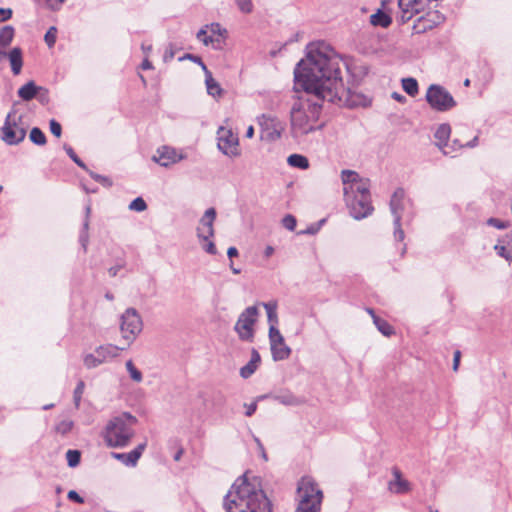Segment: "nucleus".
Masks as SVG:
<instances>
[{
    "instance_id": "nucleus-4",
    "label": "nucleus",
    "mask_w": 512,
    "mask_h": 512,
    "mask_svg": "<svg viewBox=\"0 0 512 512\" xmlns=\"http://www.w3.org/2000/svg\"><path fill=\"white\" fill-rule=\"evenodd\" d=\"M137 418L128 412L110 419L104 429L103 438L108 447L122 448L133 438Z\"/></svg>"
},
{
    "instance_id": "nucleus-22",
    "label": "nucleus",
    "mask_w": 512,
    "mask_h": 512,
    "mask_svg": "<svg viewBox=\"0 0 512 512\" xmlns=\"http://www.w3.org/2000/svg\"><path fill=\"white\" fill-rule=\"evenodd\" d=\"M370 23L376 27L387 28L392 23L390 10L386 8V2L382 1V7L370 16Z\"/></svg>"
},
{
    "instance_id": "nucleus-49",
    "label": "nucleus",
    "mask_w": 512,
    "mask_h": 512,
    "mask_svg": "<svg viewBox=\"0 0 512 512\" xmlns=\"http://www.w3.org/2000/svg\"><path fill=\"white\" fill-rule=\"evenodd\" d=\"M197 39L203 42L204 45H208L213 42L212 36H208L206 30L203 28L197 32Z\"/></svg>"
},
{
    "instance_id": "nucleus-24",
    "label": "nucleus",
    "mask_w": 512,
    "mask_h": 512,
    "mask_svg": "<svg viewBox=\"0 0 512 512\" xmlns=\"http://www.w3.org/2000/svg\"><path fill=\"white\" fill-rule=\"evenodd\" d=\"M260 362H261L260 354L258 353V351L255 348H253L251 350V358H250L249 362L240 368V376L243 379H248L249 377H251L258 369Z\"/></svg>"
},
{
    "instance_id": "nucleus-52",
    "label": "nucleus",
    "mask_w": 512,
    "mask_h": 512,
    "mask_svg": "<svg viewBox=\"0 0 512 512\" xmlns=\"http://www.w3.org/2000/svg\"><path fill=\"white\" fill-rule=\"evenodd\" d=\"M13 11L10 8H0V22H5L11 19Z\"/></svg>"
},
{
    "instance_id": "nucleus-25",
    "label": "nucleus",
    "mask_w": 512,
    "mask_h": 512,
    "mask_svg": "<svg viewBox=\"0 0 512 512\" xmlns=\"http://www.w3.org/2000/svg\"><path fill=\"white\" fill-rule=\"evenodd\" d=\"M42 90H43L42 86L36 85V83L33 80H31V81H28L23 86H21L18 89L17 94H18L19 98H21L23 101H30V100L36 98L37 95Z\"/></svg>"
},
{
    "instance_id": "nucleus-19",
    "label": "nucleus",
    "mask_w": 512,
    "mask_h": 512,
    "mask_svg": "<svg viewBox=\"0 0 512 512\" xmlns=\"http://www.w3.org/2000/svg\"><path fill=\"white\" fill-rule=\"evenodd\" d=\"M392 476L388 482V490L393 494H405L411 491V484L408 480L404 479L402 472L397 468H392Z\"/></svg>"
},
{
    "instance_id": "nucleus-56",
    "label": "nucleus",
    "mask_w": 512,
    "mask_h": 512,
    "mask_svg": "<svg viewBox=\"0 0 512 512\" xmlns=\"http://www.w3.org/2000/svg\"><path fill=\"white\" fill-rule=\"evenodd\" d=\"M190 60L196 64L201 63V58L197 55L186 53L184 56L179 58V61Z\"/></svg>"
},
{
    "instance_id": "nucleus-58",
    "label": "nucleus",
    "mask_w": 512,
    "mask_h": 512,
    "mask_svg": "<svg viewBox=\"0 0 512 512\" xmlns=\"http://www.w3.org/2000/svg\"><path fill=\"white\" fill-rule=\"evenodd\" d=\"M460 356H461V353L460 351H455L454 352V358H453V369L456 371L458 369V366H459V362H460Z\"/></svg>"
},
{
    "instance_id": "nucleus-51",
    "label": "nucleus",
    "mask_w": 512,
    "mask_h": 512,
    "mask_svg": "<svg viewBox=\"0 0 512 512\" xmlns=\"http://www.w3.org/2000/svg\"><path fill=\"white\" fill-rule=\"evenodd\" d=\"M319 225L315 223L309 225L305 230L300 231L298 234L300 235H315L319 232Z\"/></svg>"
},
{
    "instance_id": "nucleus-14",
    "label": "nucleus",
    "mask_w": 512,
    "mask_h": 512,
    "mask_svg": "<svg viewBox=\"0 0 512 512\" xmlns=\"http://www.w3.org/2000/svg\"><path fill=\"white\" fill-rule=\"evenodd\" d=\"M440 0H398L400 13L396 20L399 24H405L413 18V15L424 11L427 6Z\"/></svg>"
},
{
    "instance_id": "nucleus-10",
    "label": "nucleus",
    "mask_w": 512,
    "mask_h": 512,
    "mask_svg": "<svg viewBox=\"0 0 512 512\" xmlns=\"http://www.w3.org/2000/svg\"><path fill=\"white\" fill-rule=\"evenodd\" d=\"M425 99L430 107L438 112H447L457 104L452 94L438 84H431L428 87Z\"/></svg>"
},
{
    "instance_id": "nucleus-62",
    "label": "nucleus",
    "mask_w": 512,
    "mask_h": 512,
    "mask_svg": "<svg viewBox=\"0 0 512 512\" xmlns=\"http://www.w3.org/2000/svg\"><path fill=\"white\" fill-rule=\"evenodd\" d=\"M141 68H142L143 70H151V69H153V65H152V63L148 60V58H147V57L142 61Z\"/></svg>"
},
{
    "instance_id": "nucleus-9",
    "label": "nucleus",
    "mask_w": 512,
    "mask_h": 512,
    "mask_svg": "<svg viewBox=\"0 0 512 512\" xmlns=\"http://www.w3.org/2000/svg\"><path fill=\"white\" fill-rule=\"evenodd\" d=\"M438 7V2L432 3L425 8L424 11L419 12L421 14L415 21L412 27L414 34H423L429 30L434 29L445 21V16L436 8ZM418 15V13L414 14V16Z\"/></svg>"
},
{
    "instance_id": "nucleus-47",
    "label": "nucleus",
    "mask_w": 512,
    "mask_h": 512,
    "mask_svg": "<svg viewBox=\"0 0 512 512\" xmlns=\"http://www.w3.org/2000/svg\"><path fill=\"white\" fill-rule=\"evenodd\" d=\"M37 4L44 5L47 9L56 12L59 11L58 3L55 0H32Z\"/></svg>"
},
{
    "instance_id": "nucleus-55",
    "label": "nucleus",
    "mask_w": 512,
    "mask_h": 512,
    "mask_svg": "<svg viewBox=\"0 0 512 512\" xmlns=\"http://www.w3.org/2000/svg\"><path fill=\"white\" fill-rule=\"evenodd\" d=\"M174 55H175V52H174L173 46L170 44L164 52V55H163L164 62L171 61L174 58Z\"/></svg>"
},
{
    "instance_id": "nucleus-28",
    "label": "nucleus",
    "mask_w": 512,
    "mask_h": 512,
    "mask_svg": "<svg viewBox=\"0 0 512 512\" xmlns=\"http://www.w3.org/2000/svg\"><path fill=\"white\" fill-rule=\"evenodd\" d=\"M90 213H91V207L88 205L85 208V220L83 222L82 229H81L80 235H79V243H80L81 247L83 248L84 252L87 251V246H88V242H89L88 229H89Z\"/></svg>"
},
{
    "instance_id": "nucleus-21",
    "label": "nucleus",
    "mask_w": 512,
    "mask_h": 512,
    "mask_svg": "<svg viewBox=\"0 0 512 512\" xmlns=\"http://www.w3.org/2000/svg\"><path fill=\"white\" fill-rule=\"evenodd\" d=\"M450 134L451 127L446 123L439 125L434 134L436 145L440 148L444 155H451L448 144Z\"/></svg>"
},
{
    "instance_id": "nucleus-46",
    "label": "nucleus",
    "mask_w": 512,
    "mask_h": 512,
    "mask_svg": "<svg viewBox=\"0 0 512 512\" xmlns=\"http://www.w3.org/2000/svg\"><path fill=\"white\" fill-rule=\"evenodd\" d=\"M49 128H50L51 133L55 137H60L61 136V134H62V126H61V124L58 121H56L55 119H51L49 121Z\"/></svg>"
},
{
    "instance_id": "nucleus-29",
    "label": "nucleus",
    "mask_w": 512,
    "mask_h": 512,
    "mask_svg": "<svg viewBox=\"0 0 512 512\" xmlns=\"http://www.w3.org/2000/svg\"><path fill=\"white\" fill-rule=\"evenodd\" d=\"M287 163L294 168L306 170L309 168V160L306 156L301 154H291L287 158Z\"/></svg>"
},
{
    "instance_id": "nucleus-63",
    "label": "nucleus",
    "mask_w": 512,
    "mask_h": 512,
    "mask_svg": "<svg viewBox=\"0 0 512 512\" xmlns=\"http://www.w3.org/2000/svg\"><path fill=\"white\" fill-rule=\"evenodd\" d=\"M392 98L400 103H403L406 101V97L403 96L402 94L398 93V92H393L392 93Z\"/></svg>"
},
{
    "instance_id": "nucleus-12",
    "label": "nucleus",
    "mask_w": 512,
    "mask_h": 512,
    "mask_svg": "<svg viewBox=\"0 0 512 512\" xmlns=\"http://www.w3.org/2000/svg\"><path fill=\"white\" fill-rule=\"evenodd\" d=\"M124 349L125 347H119L113 344L100 345L94 350L93 353L84 355V366L87 369H94L118 357L120 351Z\"/></svg>"
},
{
    "instance_id": "nucleus-23",
    "label": "nucleus",
    "mask_w": 512,
    "mask_h": 512,
    "mask_svg": "<svg viewBox=\"0 0 512 512\" xmlns=\"http://www.w3.org/2000/svg\"><path fill=\"white\" fill-rule=\"evenodd\" d=\"M266 398H271L274 401H276L282 405H285V406H297V405L301 404V400L298 397H296L293 393H291L290 391H284V392H280L278 394H273V395H262V396L258 397V400H262V399H266Z\"/></svg>"
},
{
    "instance_id": "nucleus-57",
    "label": "nucleus",
    "mask_w": 512,
    "mask_h": 512,
    "mask_svg": "<svg viewBox=\"0 0 512 512\" xmlns=\"http://www.w3.org/2000/svg\"><path fill=\"white\" fill-rule=\"evenodd\" d=\"M38 100L44 104L48 102V90L43 87V90L37 95Z\"/></svg>"
},
{
    "instance_id": "nucleus-38",
    "label": "nucleus",
    "mask_w": 512,
    "mask_h": 512,
    "mask_svg": "<svg viewBox=\"0 0 512 512\" xmlns=\"http://www.w3.org/2000/svg\"><path fill=\"white\" fill-rule=\"evenodd\" d=\"M74 426V423L72 420L65 419L57 423L55 430L57 433L61 435H67L71 432L72 428Z\"/></svg>"
},
{
    "instance_id": "nucleus-42",
    "label": "nucleus",
    "mask_w": 512,
    "mask_h": 512,
    "mask_svg": "<svg viewBox=\"0 0 512 512\" xmlns=\"http://www.w3.org/2000/svg\"><path fill=\"white\" fill-rule=\"evenodd\" d=\"M56 38H57V28L55 26H51L48 29V31L46 32V34L44 36V40L49 47H53L56 43Z\"/></svg>"
},
{
    "instance_id": "nucleus-34",
    "label": "nucleus",
    "mask_w": 512,
    "mask_h": 512,
    "mask_svg": "<svg viewBox=\"0 0 512 512\" xmlns=\"http://www.w3.org/2000/svg\"><path fill=\"white\" fill-rule=\"evenodd\" d=\"M30 141L35 145H45L47 142L46 136L43 131L38 127H33L29 134Z\"/></svg>"
},
{
    "instance_id": "nucleus-37",
    "label": "nucleus",
    "mask_w": 512,
    "mask_h": 512,
    "mask_svg": "<svg viewBox=\"0 0 512 512\" xmlns=\"http://www.w3.org/2000/svg\"><path fill=\"white\" fill-rule=\"evenodd\" d=\"M126 369L131 377V379L137 383H140L143 379L142 373L138 370L133 364L132 360H128L126 362Z\"/></svg>"
},
{
    "instance_id": "nucleus-3",
    "label": "nucleus",
    "mask_w": 512,
    "mask_h": 512,
    "mask_svg": "<svg viewBox=\"0 0 512 512\" xmlns=\"http://www.w3.org/2000/svg\"><path fill=\"white\" fill-rule=\"evenodd\" d=\"M344 199L351 217L362 220L370 216L374 207L371 203L370 180L361 178L352 170H342Z\"/></svg>"
},
{
    "instance_id": "nucleus-13",
    "label": "nucleus",
    "mask_w": 512,
    "mask_h": 512,
    "mask_svg": "<svg viewBox=\"0 0 512 512\" xmlns=\"http://www.w3.org/2000/svg\"><path fill=\"white\" fill-rule=\"evenodd\" d=\"M268 339L274 361H283L290 357L292 350L285 343V339L278 328H269Z\"/></svg>"
},
{
    "instance_id": "nucleus-48",
    "label": "nucleus",
    "mask_w": 512,
    "mask_h": 512,
    "mask_svg": "<svg viewBox=\"0 0 512 512\" xmlns=\"http://www.w3.org/2000/svg\"><path fill=\"white\" fill-rule=\"evenodd\" d=\"M487 224L497 229H506L507 227H509V222L502 221L497 218H489L487 220Z\"/></svg>"
},
{
    "instance_id": "nucleus-7",
    "label": "nucleus",
    "mask_w": 512,
    "mask_h": 512,
    "mask_svg": "<svg viewBox=\"0 0 512 512\" xmlns=\"http://www.w3.org/2000/svg\"><path fill=\"white\" fill-rule=\"evenodd\" d=\"M0 133L1 140L7 145L14 146L23 142L27 131L22 116L15 117V110H11L5 117Z\"/></svg>"
},
{
    "instance_id": "nucleus-20",
    "label": "nucleus",
    "mask_w": 512,
    "mask_h": 512,
    "mask_svg": "<svg viewBox=\"0 0 512 512\" xmlns=\"http://www.w3.org/2000/svg\"><path fill=\"white\" fill-rule=\"evenodd\" d=\"M146 448V443H140L136 448L128 453H117L113 452L111 455L113 458L119 460L127 467H135L138 460L140 459L143 451Z\"/></svg>"
},
{
    "instance_id": "nucleus-53",
    "label": "nucleus",
    "mask_w": 512,
    "mask_h": 512,
    "mask_svg": "<svg viewBox=\"0 0 512 512\" xmlns=\"http://www.w3.org/2000/svg\"><path fill=\"white\" fill-rule=\"evenodd\" d=\"M257 401H259L258 399L250 404H244V407L246 409L245 411V415L247 417H251L257 410Z\"/></svg>"
},
{
    "instance_id": "nucleus-59",
    "label": "nucleus",
    "mask_w": 512,
    "mask_h": 512,
    "mask_svg": "<svg viewBox=\"0 0 512 512\" xmlns=\"http://www.w3.org/2000/svg\"><path fill=\"white\" fill-rule=\"evenodd\" d=\"M211 31L213 33H218L220 35L222 34H225L226 33V30L225 29H222L221 26L218 24V23H215V24H212L211 25Z\"/></svg>"
},
{
    "instance_id": "nucleus-31",
    "label": "nucleus",
    "mask_w": 512,
    "mask_h": 512,
    "mask_svg": "<svg viewBox=\"0 0 512 512\" xmlns=\"http://www.w3.org/2000/svg\"><path fill=\"white\" fill-rule=\"evenodd\" d=\"M373 322L379 332L384 336L389 337L395 333L394 328L386 320L378 317L376 314H373Z\"/></svg>"
},
{
    "instance_id": "nucleus-30",
    "label": "nucleus",
    "mask_w": 512,
    "mask_h": 512,
    "mask_svg": "<svg viewBox=\"0 0 512 512\" xmlns=\"http://www.w3.org/2000/svg\"><path fill=\"white\" fill-rule=\"evenodd\" d=\"M15 29L11 25L3 26L0 29V47L7 48L13 41Z\"/></svg>"
},
{
    "instance_id": "nucleus-45",
    "label": "nucleus",
    "mask_w": 512,
    "mask_h": 512,
    "mask_svg": "<svg viewBox=\"0 0 512 512\" xmlns=\"http://www.w3.org/2000/svg\"><path fill=\"white\" fill-rule=\"evenodd\" d=\"M282 224L287 230L294 231L297 225V220L293 215L288 214L282 219Z\"/></svg>"
},
{
    "instance_id": "nucleus-17",
    "label": "nucleus",
    "mask_w": 512,
    "mask_h": 512,
    "mask_svg": "<svg viewBox=\"0 0 512 512\" xmlns=\"http://www.w3.org/2000/svg\"><path fill=\"white\" fill-rule=\"evenodd\" d=\"M185 158L186 155L177 151L175 148L170 146H161L156 150V153L153 155L152 159L160 166L169 167Z\"/></svg>"
},
{
    "instance_id": "nucleus-43",
    "label": "nucleus",
    "mask_w": 512,
    "mask_h": 512,
    "mask_svg": "<svg viewBox=\"0 0 512 512\" xmlns=\"http://www.w3.org/2000/svg\"><path fill=\"white\" fill-rule=\"evenodd\" d=\"M238 9L245 14H249L253 11L252 0H234Z\"/></svg>"
},
{
    "instance_id": "nucleus-44",
    "label": "nucleus",
    "mask_w": 512,
    "mask_h": 512,
    "mask_svg": "<svg viewBox=\"0 0 512 512\" xmlns=\"http://www.w3.org/2000/svg\"><path fill=\"white\" fill-rule=\"evenodd\" d=\"M494 249L500 257H503L507 261L512 260V250L511 249H508L504 245H500V244L495 245Z\"/></svg>"
},
{
    "instance_id": "nucleus-8",
    "label": "nucleus",
    "mask_w": 512,
    "mask_h": 512,
    "mask_svg": "<svg viewBox=\"0 0 512 512\" xmlns=\"http://www.w3.org/2000/svg\"><path fill=\"white\" fill-rule=\"evenodd\" d=\"M259 309L257 305L245 308L239 315L234 330L241 341L252 343L255 337L254 326L258 321Z\"/></svg>"
},
{
    "instance_id": "nucleus-64",
    "label": "nucleus",
    "mask_w": 512,
    "mask_h": 512,
    "mask_svg": "<svg viewBox=\"0 0 512 512\" xmlns=\"http://www.w3.org/2000/svg\"><path fill=\"white\" fill-rule=\"evenodd\" d=\"M479 138L478 136H475L472 140L465 143V147L467 148H474L478 145Z\"/></svg>"
},
{
    "instance_id": "nucleus-39",
    "label": "nucleus",
    "mask_w": 512,
    "mask_h": 512,
    "mask_svg": "<svg viewBox=\"0 0 512 512\" xmlns=\"http://www.w3.org/2000/svg\"><path fill=\"white\" fill-rule=\"evenodd\" d=\"M84 389H85V383L80 380L75 389H74V392H73V400H74V404H75V407L76 408H79L80 406V402H81V399H82V395L84 393Z\"/></svg>"
},
{
    "instance_id": "nucleus-61",
    "label": "nucleus",
    "mask_w": 512,
    "mask_h": 512,
    "mask_svg": "<svg viewBox=\"0 0 512 512\" xmlns=\"http://www.w3.org/2000/svg\"><path fill=\"white\" fill-rule=\"evenodd\" d=\"M238 254H239V252H238L237 248L234 247V246L229 247L228 250H227V256L230 259H232L233 257H237Z\"/></svg>"
},
{
    "instance_id": "nucleus-50",
    "label": "nucleus",
    "mask_w": 512,
    "mask_h": 512,
    "mask_svg": "<svg viewBox=\"0 0 512 512\" xmlns=\"http://www.w3.org/2000/svg\"><path fill=\"white\" fill-rule=\"evenodd\" d=\"M67 498L70 501L76 502L78 504L84 503V498L82 496H80L79 493L76 492L75 490H70L67 494Z\"/></svg>"
},
{
    "instance_id": "nucleus-35",
    "label": "nucleus",
    "mask_w": 512,
    "mask_h": 512,
    "mask_svg": "<svg viewBox=\"0 0 512 512\" xmlns=\"http://www.w3.org/2000/svg\"><path fill=\"white\" fill-rule=\"evenodd\" d=\"M63 149L65 150L66 154L69 156V158L80 168H82L85 171H88L87 165L77 156L74 149L68 145L64 144Z\"/></svg>"
},
{
    "instance_id": "nucleus-41",
    "label": "nucleus",
    "mask_w": 512,
    "mask_h": 512,
    "mask_svg": "<svg viewBox=\"0 0 512 512\" xmlns=\"http://www.w3.org/2000/svg\"><path fill=\"white\" fill-rule=\"evenodd\" d=\"M129 209L136 212H143L147 209V204L142 197H137L129 204Z\"/></svg>"
},
{
    "instance_id": "nucleus-5",
    "label": "nucleus",
    "mask_w": 512,
    "mask_h": 512,
    "mask_svg": "<svg viewBox=\"0 0 512 512\" xmlns=\"http://www.w3.org/2000/svg\"><path fill=\"white\" fill-rule=\"evenodd\" d=\"M298 505L295 512H321L323 492L310 476L302 477L297 485Z\"/></svg>"
},
{
    "instance_id": "nucleus-16",
    "label": "nucleus",
    "mask_w": 512,
    "mask_h": 512,
    "mask_svg": "<svg viewBox=\"0 0 512 512\" xmlns=\"http://www.w3.org/2000/svg\"><path fill=\"white\" fill-rule=\"evenodd\" d=\"M218 135V149L225 155L230 157H236L240 154L238 145L239 139L237 134H234L232 130L220 127L217 131Z\"/></svg>"
},
{
    "instance_id": "nucleus-1",
    "label": "nucleus",
    "mask_w": 512,
    "mask_h": 512,
    "mask_svg": "<svg viewBox=\"0 0 512 512\" xmlns=\"http://www.w3.org/2000/svg\"><path fill=\"white\" fill-rule=\"evenodd\" d=\"M341 59L325 43H311L306 57L294 69L296 89L310 97L297 98L290 109L291 132L294 138L302 137L322 128L318 120L322 102L341 101L348 91L341 76Z\"/></svg>"
},
{
    "instance_id": "nucleus-33",
    "label": "nucleus",
    "mask_w": 512,
    "mask_h": 512,
    "mask_svg": "<svg viewBox=\"0 0 512 512\" xmlns=\"http://www.w3.org/2000/svg\"><path fill=\"white\" fill-rule=\"evenodd\" d=\"M402 88L411 97L416 96L419 90L417 80L412 77L402 79Z\"/></svg>"
},
{
    "instance_id": "nucleus-36",
    "label": "nucleus",
    "mask_w": 512,
    "mask_h": 512,
    "mask_svg": "<svg viewBox=\"0 0 512 512\" xmlns=\"http://www.w3.org/2000/svg\"><path fill=\"white\" fill-rule=\"evenodd\" d=\"M66 459L69 467H76L79 465L81 460V453L79 450H68L66 452Z\"/></svg>"
},
{
    "instance_id": "nucleus-54",
    "label": "nucleus",
    "mask_w": 512,
    "mask_h": 512,
    "mask_svg": "<svg viewBox=\"0 0 512 512\" xmlns=\"http://www.w3.org/2000/svg\"><path fill=\"white\" fill-rule=\"evenodd\" d=\"M203 249L205 250V252H207L210 255L217 254L216 246H215L214 242L210 241V239L207 240V243L203 246Z\"/></svg>"
},
{
    "instance_id": "nucleus-60",
    "label": "nucleus",
    "mask_w": 512,
    "mask_h": 512,
    "mask_svg": "<svg viewBox=\"0 0 512 512\" xmlns=\"http://www.w3.org/2000/svg\"><path fill=\"white\" fill-rule=\"evenodd\" d=\"M463 147H465V144L460 143L458 140H454L453 144L451 146L449 145V150L452 153V152H454L460 148H463Z\"/></svg>"
},
{
    "instance_id": "nucleus-15",
    "label": "nucleus",
    "mask_w": 512,
    "mask_h": 512,
    "mask_svg": "<svg viewBox=\"0 0 512 512\" xmlns=\"http://www.w3.org/2000/svg\"><path fill=\"white\" fill-rule=\"evenodd\" d=\"M261 128V138L266 141H276L281 137L283 127L277 117L262 114L257 118Z\"/></svg>"
},
{
    "instance_id": "nucleus-26",
    "label": "nucleus",
    "mask_w": 512,
    "mask_h": 512,
    "mask_svg": "<svg viewBox=\"0 0 512 512\" xmlns=\"http://www.w3.org/2000/svg\"><path fill=\"white\" fill-rule=\"evenodd\" d=\"M11 71L14 75H19L23 67V52L20 47H13L8 52V58Z\"/></svg>"
},
{
    "instance_id": "nucleus-11",
    "label": "nucleus",
    "mask_w": 512,
    "mask_h": 512,
    "mask_svg": "<svg viewBox=\"0 0 512 512\" xmlns=\"http://www.w3.org/2000/svg\"><path fill=\"white\" fill-rule=\"evenodd\" d=\"M122 338L130 346L143 329V323L137 310L128 308L121 316L120 325Z\"/></svg>"
},
{
    "instance_id": "nucleus-40",
    "label": "nucleus",
    "mask_w": 512,
    "mask_h": 512,
    "mask_svg": "<svg viewBox=\"0 0 512 512\" xmlns=\"http://www.w3.org/2000/svg\"><path fill=\"white\" fill-rule=\"evenodd\" d=\"M92 179H94L96 182H99L104 187H110L112 186V181L109 177L100 175L98 173L93 172L88 168V171H86Z\"/></svg>"
},
{
    "instance_id": "nucleus-18",
    "label": "nucleus",
    "mask_w": 512,
    "mask_h": 512,
    "mask_svg": "<svg viewBox=\"0 0 512 512\" xmlns=\"http://www.w3.org/2000/svg\"><path fill=\"white\" fill-rule=\"evenodd\" d=\"M216 218V210L208 208L200 219V227L197 228V236L202 241H207L214 236V221Z\"/></svg>"
},
{
    "instance_id": "nucleus-27",
    "label": "nucleus",
    "mask_w": 512,
    "mask_h": 512,
    "mask_svg": "<svg viewBox=\"0 0 512 512\" xmlns=\"http://www.w3.org/2000/svg\"><path fill=\"white\" fill-rule=\"evenodd\" d=\"M259 305L263 306L266 314H267V322L269 324V328H278L279 318L277 314L278 303L276 300H271L268 302H261Z\"/></svg>"
},
{
    "instance_id": "nucleus-6",
    "label": "nucleus",
    "mask_w": 512,
    "mask_h": 512,
    "mask_svg": "<svg viewBox=\"0 0 512 512\" xmlns=\"http://www.w3.org/2000/svg\"><path fill=\"white\" fill-rule=\"evenodd\" d=\"M410 206V200L406 198L403 189H397L391 196L390 211L393 215L394 238L396 241L401 242L404 240L405 234L401 228V220L404 217H407L408 219L411 218V213L409 212Z\"/></svg>"
},
{
    "instance_id": "nucleus-32",
    "label": "nucleus",
    "mask_w": 512,
    "mask_h": 512,
    "mask_svg": "<svg viewBox=\"0 0 512 512\" xmlns=\"http://www.w3.org/2000/svg\"><path fill=\"white\" fill-rule=\"evenodd\" d=\"M205 84L207 88V93L212 97H217L222 94V88L219 83L212 77V75H207L205 78Z\"/></svg>"
},
{
    "instance_id": "nucleus-2",
    "label": "nucleus",
    "mask_w": 512,
    "mask_h": 512,
    "mask_svg": "<svg viewBox=\"0 0 512 512\" xmlns=\"http://www.w3.org/2000/svg\"><path fill=\"white\" fill-rule=\"evenodd\" d=\"M227 512H272V504L262 487L258 476L238 477L224 497Z\"/></svg>"
}]
</instances>
